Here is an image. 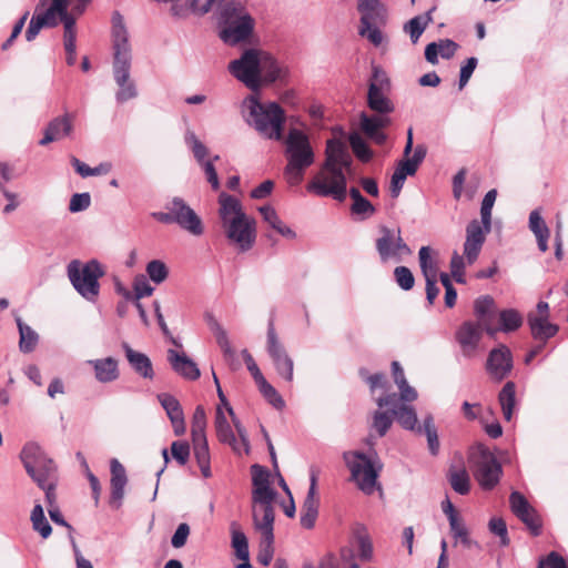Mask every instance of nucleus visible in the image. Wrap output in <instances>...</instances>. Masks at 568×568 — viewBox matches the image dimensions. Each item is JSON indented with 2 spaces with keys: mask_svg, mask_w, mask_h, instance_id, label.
<instances>
[{
  "mask_svg": "<svg viewBox=\"0 0 568 568\" xmlns=\"http://www.w3.org/2000/svg\"><path fill=\"white\" fill-rule=\"evenodd\" d=\"M353 159L346 145L337 139L326 142L325 160L320 171L307 183L306 191L321 197H333L344 202L347 195V175L352 172Z\"/></svg>",
  "mask_w": 568,
  "mask_h": 568,
  "instance_id": "f257e3e1",
  "label": "nucleus"
},
{
  "mask_svg": "<svg viewBox=\"0 0 568 568\" xmlns=\"http://www.w3.org/2000/svg\"><path fill=\"white\" fill-rule=\"evenodd\" d=\"M219 216L227 240L242 252L251 250L256 240V223L242 207L241 202L226 193L219 196Z\"/></svg>",
  "mask_w": 568,
  "mask_h": 568,
  "instance_id": "f03ea898",
  "label": "nucleus"
},
{
  "mask_svg": "<svg viewBox=\"0 0 568 568\" xmlns=\"http://www.w3.org/2000/svg\"><path fill=\"white\" fill-rule=\"evenodd\" d=\"M113 75L119 85L115 99L123 103L135 98L138 91L134 82L130 80L131 47L122 17L118 12L113 16Z\"/></svg>",
  "mask_w": 568,
  "mask_h": 568,
  "instance_id": "7ed1b4c3",
  "label": "nucleus"
},
{
  "mask_svg": "<svg viewBox=\"0 0 568 568\" xmlns=\"http://www.w3.org/2000/svg\"><path fill=\"white\" fill-rule=\"evenodd\" d=\"M20 459L27 474L44 490L48 509L58 507L55 488L58 470L54 462L49 458L36 443H28L20 453Z\"/></svg>",
  "mask_w": 568,
  "mask_h": 568,
  "instance_id": "20e7f679",
  "label": "nucleus"
},
{
  "mask_svg": "<svg viewBox=\"0 0 568 568\" xmlns=\"http://www.w3.org/2000/svg\"><path fill=\"white\" fill-rule=\"evenodd\" d=\"M244 120L262 138L280 141L283 138L285 111L276 102L262 103L251 95L244 103Z\"/></svg>",
  "mask_w": 568,
  "mask_h": 568,
  "instance_id": "39448f33",
  "label": "nucleus"
},
{
  "mask_svg": "<svg viewBox=\"0 0 568 568\" xmlns=\"http://www.w3.org/2000/svg\"><path fill=\"white\" fill-rule=\"evenodd\" d=\"M285 158L287 162L284 168V178L291 186H296L303 181L305 171L315 161L310 139L302 130L290 129L285 139Z\"/></svg>",
  "mask_w": 568,
  "mask_h": 568,
  "instance_id": "423d86ee",
  "label": "nucleus"
},
{
  "mask_svg": "<svg viewBox=\"0 0 568 568\" xmlns=\"http://www.w3.org/2000/svg\"><path fill=\"white\" fill-rule=\"evenodd\" d=\"M220 38L229 45L247 41L255 28V20L240 1H227L217 13Z\"/></svg>",
  "mask_w": 568,
  "mask_h": 568,
  "instance_id": "0eeeda50",
  "label": "nucleus"
},
{
  "mask_svg": "<svg viewBox=\"0 0 568 568\" xmlns=\"http://www.w3.org/2000/svg\"><path fill=\"white\" fill-rule=\"evenodd\" d=\"M68 277L74 290L87 301L95 302L100 293L99 280L104 275V270L97 260L82 264L73 260L67 267Z\"/></svg>",
  "mask_w": 568,
  "mask_h": 568,
  "instance_id": "6e6552de",
  "label": "nucleus"
},
{
  "mask_svg": "<svg viewBox=\"0 0 568 568\" xmlns=\"http://www.w3.org/2000/svg\"><path fill=\"white\" fill-rule=\"evenodd\" d=\"M164 207V212H153L151 216L164 224H176L192 235L199 236L203 234L204 230L201 219L183 199L173 197Z\"/></svg>",
  "mask_w": 568,
  "mask_h": 568,
  "instance_id": "1a4fd4ad",
  "label": "nucleus"
},
{
  "mask_svg": "<svg viewBox=\"0 0 568 568\" xmlns=\"http://www.w3.org/2000/svg\"><path fill=\"white\" fill-rule=\"evenodd\" d=\"M343 459L349 469L351 479L357 485L358 489L366 495H372L377 485V478L382 466L375 464L361 452H345Z\"/></svg>",
  "mask_w": 568,
  "mask_h": 568,
  "instance_id": "9d476101",
  "label": "nucleus"
},
{
  "mask_svg": "<svg viewBox=\"0 0 568 568\" xmlns=\"http://www.w3.org/2000/svg\"><path fill=\"white\" fill-rule=\"evenodd\" d=\"M375 247L382 263L394 261L399 263L404 257L412 255V250L402 237L400 229L379 226V236L375 241Z\"/></svg>",
  "mask_w": 568,
  "mask_h": 568,
  "instance_id": "9b49d317",
  "label": "nucleus"
},
{
  "mask_svg": "<svg viewBox=\"0 0 568 568\" xmlns=\"http://www.w3.org/2000/svg\"><path fill=\"white\" fill-rule=\"evenodd\" d=\"M229 71L248 89H257L261 84V50L255 48L244 50L239 59L230 62Z\"/></svg>",
  "mask_w": 568,
  "mask_h": 568,
  "instance_id": "f8f14e48",
  "label": "nucleus"
},
{
  "mask_svg": "<svg viewBox=\"0 0 568 568\" xmlns=\"http://www.w3.org/2000/svg\"><path fill=\"white\" fill-rule=\"evenodd\" d=\"M480 217V221H470L466 227L464 254L468 264H473L478 258L481 247L485 243L486 235L491 230V209L481 206Z\"/></svg>",
  "mask_w": 568,
  "mask_h": 568,
  "instance_id": "ddd939ff",
  "label": "nucleus"
},
{
  "mask_svg": "<svg viewBox=\"0 0 568 568\" xmlns=\"http://www.w3.org/2000/svg\"><path fill=\"white\" fill-rule=\"evenodd\" d=\"M60 11H63V0H39L26 31L27 41H33L43 28L57 27Z\"/></svg>",
  "mask_w": 568,
  "mask_h": 568,
  "instance_id": "4468645a",
  "label": "nucleus"
},
{
  "mask_svg": "<svg viewBox=\"0 0 568 568\" xmlns=\"http://www.w3.org/2000/svg\"><path fill=\"white\" fill-rule=\"evenodd\" d=\"M389 87L386 73L379 67H373L372 79L367 92V105L375 112L389 115L394 111V103L385 93Z\"/></svg>",
  "mask_w": 568,
  "mask_h": 568,
  "instance_id": "2eb2a0df",
  "label": "nucleus"
},
{
  "mask_svg": "<svg viewBox=\"0 0 568 568\" xmlns=\"http://www.w3.org/2000/svg\"><path fill=\"white\" fill-rule=\"evenodd\" d=\"M501 474V465L495 455L488 448L481 447L474 469L479 486L485 490H491L499 483Z\"/></svg>",
  "mask_w": 568,
  "mask_h": 568,
  "instance_id": "dca6fc26",
  "label": "nucleus"
},
{
  "mask_svg": "<svg viewBox=\"0 0 568 568\" xmlns=\"http://www.w3.org/2000/svg\"><path fill=\"white\" fill-rule=\"evenodd\" d=\"M266 344L267 353L273 362V365L277 374L285 381L292 382L294 362L292 357L287 354L283 344L280 342L275 332L273 321L268 322Z\"/></svg>",
  "mask_w": 568,
  "mask_h": 568,
  "instance_id": "f3484780",
  "label": "nucleus"
},
{
  "mask_svg": "<svg viewBox=\"0 0 568 568\" xmlns=\"http://www.w3.org/2000/svg\"><path fill=\"white\" fill-rule=\"evenodd\" d=\"M484 326L473 321H465L456 331L455 338L460 347L463 356L471 358L476 355Z\"/></svg>",
  "mask_w": 568,
  "mask_h": 568,
  "instance_id": "a211bd4d",
  "label": "nucleus"
},
{
  "mask_svg": "<svg viewBox=\"0 0 568 568\" xmlns=\"http://www.w3.org/2000/svg\"><path fill=\"white\" fill-rule=\"evenodd\" d=\"M511 369L513 355L506 345H499L489 352L486 371L494 381L501 382L510 374Z\"/></svg>",
  "mask_w": 568,
  "mask_h": 568,
  "instance_id": "6ab92c4d",
  "label": "nucleus"
},
{
  "mask_svg": "<svg viewBox=\"0 0 568 568\" xmlns=\"http://www.w3.org/2000/svg\"><path fill=\"white\" fill-rule=\"evenodd\" d=\"M274 499L253 500V523L262 538L274 537Z\"/></svg>",
  "mask_w": 568,
  "mask_h": 568,
  "instance_id": "aec40b11",
  "label": "nucleus"
},
{
  "mask_svg": "<svg viewBox=\"0 0 568 568\" xmlns=\"http://www.w3.org/2000/svg\"><path fill=\"white\" fill-rule=\"evenodd\" d=\"M390 122L389 115L381 113L368 115L363 112L359 116L362 132L378 145H383L386 142L387 135L383 132V129L387 128Z\"/></svg>",
  "mask_w": 568,
  "mask_h": 568,
  "instance_id": "412c9836",
  "label": "nucleus"
},
{
  "mask_svg": "<svg viewBox=\"0 0 568 568\" xmlns=\"http://www.w3.org/2000/svg\"><path fill=\"white\" fill-rule=\"evenodd\" d=\"M316 487L317 476L315 473H312L310 488L303 501L300 517L301 525L305 529H312L318 516L320 497L317 496Z\"/></svg>",
  "mask_w": 568,
  "mask_h": 568,
  "instance_id": "4be33fe9",
  "label": "nucleus"
},
{
  "mask_svg": "<svg viewBox=\"0 0 568 568\" xmlns=\"http://www.w3.org/2000/svg\"><path fill=\"white\" fill-rule=\"evenodd\" d=\"M474 313L477 317L476 323L484 326L488 335L494 336L497 333L494 326L497 314L494 298L489 295L478 297L474 303Z\"/></svg>",
  "mask_w": 568,
  "mask_h": 568,
  "instance_id": "5701e85b",
  "label": "nucleus"
},
{
  "mask_svg": "<svg viewBox=\"0 0 568 568\" xmlns=\"http://www.w3.org/2000/svg\"><path fill=\"white\" fill-rule=\"evenodd\" d=\"M251 471L252 483L254 486L252 491V500L275 499L276 491L270 486V471L265 467L257 464L251 467Z\"/></svg>",
  "mask_w": 568,
  "mask_h": 568,
  "instance_id": "b1692460",
  "label": "nucleus"
},
{
  "mask_svg": "<svg viewBox=\"0 0 568 568\" xmlns=\"http://www.w3.org/2000/svg\"><path fill=\"white\" fill-rule=\"evenodd\" d=\"M168 361L172 369L185 379L196 381L201 375L196 363L184 353H179L170 348L168 351Z\"/></svg>",
  "mask_w": 568,
  "mask_h": 568,
  "instance_id": "393cba45",
  "label": "nucleus"
},
{
  "mask_svg": "<svg viewBox=\"0 0 568 568\" xmlns=\"http://www.w3.org/2000/svg\"><path fill=\"white\" fill-rule=\"evenodd\" d=\"M125 357L131 368L144 379L154 378V369L151 359L144 353L134 351L128 343L122 344Z\"/></svg>",
  "mask_w": 568,
  "mask_h": 568,
  "instance_id": "a878e982",
  "label": "nucleus"
},
{
  "mask_svg": "<svg viewBox=\"0 0 568 568\" xmlns=\"http://www.w3.org/2000/svg\"><path fill=\"white\" fill-rule=\"evenodd\" d=\"M288 68L281 64L268 52L261 50V79L265 82L285 81L288 77Z\"/></svg>",
  "mask_w": 568,
  "mask_h": 568,
  "instance_id": "bb28decb",
  "label": "nucleus"
},
{
  "mask_svg": "<svg viewBox=\"0 0 568 568\" xmlns=\"http://www.w3.org/2000/svg\"><path fill=\"white\" fill-rule=\"evenodd\" d=\"M111 470V496L110 504L116 508L121 506L124 496V487L128 478L123 465L115 458L110 463Z\"/></svg>",
  "mask_w": 568,
  "mask_h": 568,
  "instance_id": "cd10ccee",
  "label": "nucleus"
},
{
  "mask_svg": "<svg viewBox=\"0 0 568 568\" xmlns=\"http://www.w3.org/2000/svg\"><path fill=\"white\" fill-rule=\"evenodd\" d=\"M158 399L172 423L174 434L178 436L184 434V415L179 400L174 396L166 393L158 395Z\"/></svg>",
  "mask_w": 568,
  "mask_h": 568,
  "instance_id": "c85d7f7f",
  "label": "nucleus"
},
{
  "mask_svg": "<svg viewBox=\"0 0 568 568\" xmlns=\"http://www.w3.org/2000/svg\"><path fill=\"white\" fill-rule=\"evenodd\" d=\"M214 427L217 439L222 444L230 445L234 453L241 455V446L221 406L216 407Z\"/></svg>",
  "mask_w": 568,
  "mask_h": 568,
  "instance_id": "c756f323",
  "label": "nucleus"
},
{
  "mask_svg": "<svg viewBox=\"0 0 568 568\" xmlns=\"http://www.w3.org/2000/svg\"><path fill=\"white\" fill-rule=\"evenodd\" d=\"M72 132V121L68 114L54 118L49 122L44 130L43 138L39 144L44 146L53 141H59Z\"/></svg>",
  "mask_w": 568,
  "mask_h": 568,
  "instance_id": "7c9ffc66",
  "label": "nucleus"
},
{
  "mask_svg": "<svg viewBox=\"0 0 568 568\" xmlns=\"http://www.w3.org/2000/svg\"><path fill=\"white\" fill-rule=\"evenodd\" d=\"M88 364L93 367L95 379L100 383H112L120 376L119 363L113 357L90 359Z\"/></svg>",
  "mask_w": 568,
  "mask_h": 568,
  "instance_id": "2f4dec72",
  "label": "nucleus"
},
{
  "mask_svg": "<svg viewBox=\"0 0 568 568\" xmlns=\"http://www.w3.org/2000/svg\"><path fill=\"white\" fill-rule=\"evenodd\" d=\"M230 529L232 536V547L236 557L242 560L241 564L236 565V568H251L248 541L245 534L240 529V526L236 521L231 523Z\"/></svg>",
  "mask_w": 568,
  "mask_h": 568,
  "instance_id": "473e14b6",
  "label": "nucleus"
},
{
  "mask_svg": "<svg viewBox=\"0 0 568 568\" xmlns=\"http://www.w3.org/2000/svg\"><path fill=\"white\" fill-rule=\"evenodd\" d=\"M458 49V44L450 39H442L438 42H432L425 48V59L432 64L438 63V55L443 59H450Z\"/></svg>",
  "mask_w": 568,
  "mask_h": 568,
  "instance_id": "72a5a7b5",
  "label": "nucleus"
},
{
  "mask_svg": "<svg viewBox=\"0 0 568 568\" xmlns=\"http://www.w3.org/2000/svg\"><path fill=\"white\" fill-rule=\"evenodd\" d=\"M192 443L194 458L200 467L201 474L204 478H210L212 476L211 456L206 436L196 438L193 437Z\"/></svg>",
  "mask_w": 568,
  "mask_h": 568,
  "instance_id": "f704fd0d",
  "label": "nucleus"
},
{
  "mask_svg": "<svg viewBox=\"0 0 568 568\" xmlns=\"http://www.w3.org/2000/svg\"><path fill=\"white\" fill-rule=\"evenodd\" d=\"M529 229L536 236L538 248L541 252H546L548 250V239H549L550 232H549V229L546 225L539 210H534L530 212Z\"/></svg>",
  "mask_w": 568,
  "mask_h": 568,
  "instance_id": "c9c22d12",
  "label": "nucleus"
},
{
  "mask_svg": "<svg viewBox=\"0 0 568 568\" xmlns=\"http://www.w3.org/2000/svg\"><path fill=\"white\" fill-rule=\"evenodd\" d=\"M548 318L549 317H535V315H528V325L535 339L545 342L557 334L558 326L550 323Z\"/></svg>",
  "mask_w": 568,
  "mask_h": 568,
  "instance_id": "e433bc0d",
  "label": "nucleus"
},
{
  "mask_svg": "<svg viewBox=\"0 0 568 568\" xmlns=\"http://www.w3.org/2000/svg\"><path fill=\"white\" fill-rule=\"evenodd\" d=\"M427 150L423 144L416 145L414 149V153L410 158H406L402 160L394 172L397 174H405V178L408 175H414L419 166V164L424 161L426 156Z\"/></svg>",
  "mask_w": 568,
  "mask_h": 568,
  "instance_id": "4c0bfd02",
  "label": "nucleus"
},
{
  "mask_svg": "<svg viewBox=\"0 0 568 568\" xmlns=\"http://www.w3.org/2000/svg\"><path fill=\"white\" fill-rule=\"evenodd\" d=\"M447 479L455 493L467 495L470 491V477L465 467H450Z\"/></svg>",
  "mask_w": 568,
  "mask_h": 568,
  "instance_id": "58836bf2",
  "label": "nucleus"
},
{
  "mask_svg": "<svg viewBox=\"0 0 568 568\" xmlns=\"http://www.w3.org/2000/svg\"><path fill=\"white\" fill-rule=\"evenodd\" d=\"M205 321L209 328L214 334L216 343L222 348L225 357H233L234 352L231 347L226 331L221 326L219 321L210 313L205 314Z\"/></svg>",
  "mask_w": 568,
  "mask_h": 568,
  "instance_id": "ea45409f",
  "label": "nucleus"
},
{
  "mask_svg": "<svg viewBox=\"0 0 568 568\" xmlns=\"http://www.w3.org/2000/svg\"><path fill=\"white\" fill-rule=\"evenodd\" d=\"M17 326L19 329V348L22 353H31L38 342H39V335L38 333L31 328L29 325L24 324L21 320V317L16 318Z\"/></svg>",
  "mask_w": 568,
  "mask_h": 568,
  "instance_id": "a19ab883",
  "label": "nucleus"
},
{
  "mask_svg": "<svg viewBox=\"0 0 568 568\" xmlns=\"http://www.w3.org/2000/svg\"><path fill=\"white\" fill-rule=\"evenodd\" d=\"M503 415L506 420H510L516 404V385L514 382H507L498 395Z\"/></svg>",
  "mask_w": 568,
  "mask_h": 568,
  "instance_id": "79ce46f5",
  "label": "nucleus"
},
{
  "mask_svg": "<svg viewBox=\"0 0 568 568\" xmlns=\"http://www.w3.org/2000/svg\"><path fill=\"white\" fill-rule=\"evenodd\" d=\"M357 9L361 18L368 17L367 22H375L386 16V8L379 0H358Z\"/></svg>",
  "mask_w": 568,
  "mask_h": 568,
  "instance_id": "37998d69",
  "label": "nucleus"
},
{
  "mask_svg": "<svg viewBox=\"0 0 568 568\" xmlns=\"http://www.w3.org/2000/svg\"><path fill=\"white\" fill-rule=\"evenodd\" d=\"M154 287L150 285L146 277L142 274L136 275L133 281V292L124 291L123 296L128 301H140L143 297L151 296Z\"/></svg>",
  "mask_w": 568,
  "mask_h": 568,
  "instance_id": "c03bdc74",
  "label": "nucleus"
},
{
  "mask_svg": "<svg viewBox=\"0 0 568 568\" xmlns=\"http://www.w3.org/2000/svg\"><path fill=\"white\" fill-rule=\"evenodd\" d=\"M427 437V444L429 453L433 456H436L439 452V439L437 434V428L434 423V418L432 415H428L424 418L423 426L417 427V433H422Z\"/></svg>",
  "mask_w": 568,
  "mask_h": 568,
  "instance_id": "a18cd8bd",
  "label": "nucleus"
},
{
  "mask_svg": "<svg viewBox=\"0 0 568 568\" xmlns=\"http://www.w3.org/2000/svg\"><path fill=\"white\" fill-rule=\"evenodd\" d=\"M429 22H432L430 11L424 16H416L410 19L405 23L404 31L409 34L412 42L416 43Z\"/></svg>",
  "mask_w": 568,
  "mask_h": 568,
  "instance_id": "49530a36",
  "label": "nucleus"
},
{
  "mask_svg": "<svg viewBox=\"0 0 568 568\" xmlns=\"http://www.w3.org/2000/svg\"><path fill=\"white\" fill-rule=\"evenodd\" d=\"M348 142L352 148L353 153L355 156L366 163L369 162L373 158V151L368 146V144L365 142L363 136L357 132H352L348 134Z\"/></svg>",
  "mask_w": 568,
  "mask_h": 568,
  "instance_id": "de8ad7c7",
  "label": "nucleus"
},
{
  "mask_svg": "<svg viewBox=\"0 0 568 568\" xmlns=\"http://www.w3.org/2000/svg\"><path fill=\"white\" fill-rule=\"evenodd\" d=\"M393 414L403 428L417 432V415L412 406L403 404L397 409H393Z\"/></svg>",
  "mask_w": 568,
  "mask_h": 568,
  "instance_id": "09e8293b",
  "label": "nucleus"
},
{
  "mask_svg": "<svg viewBox=\"0 0 568 568\" xmlns=\"http://www.w3.org/2000/svg\"><path fill=\"white\" fill-rule=\"evenodd\" d=\"M419 266L425 280H437V263L430 256V247L422 246L418 252Z\"/></svg>",
  "mask_w": 568,
  "mask_h": 568,
  "instance_id": "8fccbe9b",
  "label": "nucleus"
},
{
  "mask_svg": "<svg viewBox=\"0 0 568 568\" xmlns=\"http://www.w3.org/2000/svg\"><path fill=\"white\" fill-rule=\"evenodd\" d=\"M32 528L38 531L42 538L47 539L51 532L52 527L47 520L43 511V507L40 504H36L30 516Z\"/></svg>",
  "mask_w": 568,
  "mask_h": 568,
  "instance_id": "3c124183",
  "label": "nucleus"
},
{
  "mask_svg": "<svg viewBox=\"0 0 568 568\" xmlns=\"http://www.w3.org/2000/svg\"><path fill=\"white\" fill-rule=\"evenodd\" d=\"M500 326L496 327L497 332H514L523 324V317L518 311L514 308L504 310L499 313Z\"/></svg>",
  "mask_w": 568,
  "mask_h": 568,
  "instance_id": "603ef678",
  "label": "nucleus"
},
{
  "mask_svg": "<svg viewBox=\"0 0 568 568\" xmlns=\"http://www.w3.org/2000/svg\"><path fill=\"white\" fill-rule=\"evenodd\" d=\"M367 19L368 17L361 18L358 34L366 38L375 47H378L383 43L384 36L382 31L374 26V22H367Z\"/></svg>",
  "mask_w": 568,
  "mask_h": 568,
  "instance_id": "864d4df0",
  "label": "nucleus"
},
{
  "mask_svg": "<svg viewBox=\"0 0 568 568\" xmlns=\"http://www.w3.org/2000/svg\"><path fill=\"white\" fill-rule=\"evenodd\" d=\"M149 278L155 284L163 283L169 276V268L161 260H152L145 267Z\"/></svg>",
  "mask_w": 568,
  "mask_h": 568,
  "instance_id": "5fc2aeb1",
  "label": "nucleus"
},
{
  "mask_svg": "<svg viewBox=\"0 0 568 568\" xmlns=\"http://www.w3.org/2000/svg\"><path fill=\"white\" fill-rule=\"evenodd\" d=\"M264 398L276 409H282L285 402L278 392L264 378L256 384Z\"/></svg>",
  "mask_w": 568,
  "mask_h": 568,
  "instance_id": "6e6d98bb",
  "label": "nucleus"
},
{
  "mask_svg": "<svg viewBox=\"0 0 568 568\" xmlns=\"http://www.w3.org/2000/svg\"><path fill=\"white\" fill-rule=\"evenodd\" d=\"M225 0H187L186 4L187 13L191 11L195 14L203 16L207 13L213 8H219L224 6Z\"/></svg>",
  "mask_w": 568,
  "mask_h": 568,
  "instance_id": "4d7b16f0",
  "label": "nucleus"
},
{
  "mask_svg": "<svg viewBox=\"0 0 568 568\" xmlns=\"http://www.w3.org/2000/svg\"><path fill=\"white\" fill-rule=\"evenodd\" d=\"M394 419L393 409L392 410H376L373 416V427L376 429L377 434L383 437L386 435L388 429L390 428Z\"/></svg>",
  "mask_w": 568,
  "mask_h": 568,
  "instance_id": "13d9d810",
  "label": "nucleus"
},
{
  "mask_svg": "<svg viewBox=\"0 0 568 568\" xmlns=\"http://www.w3.org/2000/svg\"><path fill=\"white\" fill-rule=\"evenodd\" d=\"M517 518L527 526L534 536H538L540 534L541 520L532 506L523 511V514H518Z\"/></svg>",
  "mask_w": 568,
  "mask_h": 568,
  "instance_id": "bf43d9fd",
  "label": "nucleus"
},
{
  "mask_svg": "<svg viewBox=\"0 0 568 568\" xmlns=\"http://www.w3.org/2000/svg\"><path fill=\"white\" fill-rule=\"evenodd\" d=\"M185 143L192 150V153L197 163L206 161L205 158L209 154L207 148L197 139L194 132L189 131L185 134Z\"/></svg>",
  "mask_w": 568,
  "mask_h": 568,
  "instance_id": "052dcab7",
  "label": "nucleus"
},
{
  "mask_svg": "<svg viewBox=\"0 0 568 568\" xmlns=\"http://www.w3.org/2000/svg\"><path fill=\"white\" fill-rule=\"evenodd\" d=\"M449 526L454 538L459 540L465 547H478V544L470 539L468 530L460 519L452 518Z\"/></svg>",
  "mask_w": 568,
  "mask_h": 568,
  "instance_id": "680f3d73",
  "label": "nucleus"
},
{
  "mask_svg": "<svg viewBox=\"0 0 568 568\" xmlns=\"http://www.w3.org/2000/svg\"><path fill=\"white\" fill-rule=\"evenodd\" d=\"M274 537H264L261 539L258 552H257V561L262 566H268L274 556Z\"/></svg>",
  "mask_w": 568,
  "mask_h": 568,
  "instance_id": "e2e57ef3",
  "label": "nucleus"
},
{
  "mask_svg": "<svg viewBox=\"0 0 568 568\" xmlns=\"http://www.w3.org/2000/svg\"><path fill=\"white\" fill-rule=\"evenodd\" d=\"M394 277H395L397 285L402 290L409 291L414 287L415 277L408 267L396 266L394 270Z\"/></svg>",
  "mask_w": 568,
  "mask_h": 568,
  "instance_id": "0e129e2a",
  "label": "nucleus"
},
{
  "mask_svg": "<svg viewBox=\"0 0 568 568\" xmlns=\"http://www.w3.org/2000/svg\"><path fill=\"white\" fill-rule=\"evenodd\" d=\"M206 427V414L202 406H197L192 418V438L204 437Z\"/></svg>",
  "mask_w": 568,
  "mask_h": 568,
  "instance_id": "69168bd1",
  "label": "nucleus"
},
{
  "mask_svg": "<svg viewBox=\"0 0 568 568\" xmlns=\"http://www.w3.org/2000/svg\"><path fill=\"white\" fill-rule=\"evenodd\" d=\"M171 454L183 466L190 458V445L184 440H175L171 444Z\"/></svg>",
  "mask_w": 568,
  "mask_h": 568,
  "instance_id": "338daca9",
  "label": "nucleus"
},
{
  "mask_svg": "<svg viewBox=\"0 0 568 568\" xmlns=\"http://www.w3.org/2000/svg\"><path fill=\"white\" fill-rule=\"evenodd\" d=\"M537 568H568L562 556L556 551H551L545 559L538 562Z\"/></svg>",
  "mask_w": 568,
  "mask_h": 568,
  "instance_id": "774afa93",
  "label": "nucleus"
}]
</instances>
